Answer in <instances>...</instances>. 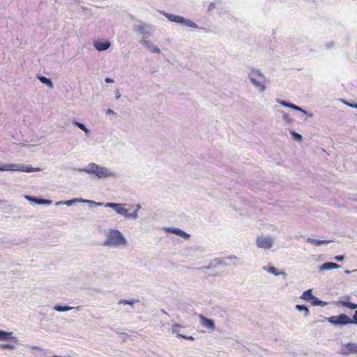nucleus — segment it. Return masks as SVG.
Wrapping results in <instances>:
<instances>
[{"label":"nucleus","mask_w":357,"mask_h":357,"mask_svg":"<svg viewBox=\"0 0 357 357\" xmlns=\"http://www.w3.org/2000/svg\"><path fill=\"white\" fill-rule=\"evenodd\" d=\"M139 208H140V206H139V205H137V206H136V208H135V211H138Z\"/></svg>","instance_id":"nucleus-51"},{"label":"nucleus","mask_w":357,"mask_h":357,"mask_svg":"<svg viewBox=\"0 0 357 357\" xmlns=\"http://www.w3.org/2000/svg\"><path fill=\"white\" fill-rule=\"evenodd\" d=\"M310 303L314 306H321V307H324V306L327 305V304H328L326 302L321 301L320 299L315 297L314 296H313V298H312V300Z\"/></svg>","instance_id":"nucleus-23"},{"label":"nucleus","mask_w":357,"mask_h":357,"mask_svg":"<svg viewBox=\"0 0 357 357\" xmlns=\"http://www.w3.org/2000/svg\"><path fill=\"white\" fill-rule=\"evenodd\" d=\"M64 201H59L55 203L56 206L62 205L63 204Z\"/></svg>","instance_id":"nucleus-46"},{"label":"nucleus","mask_w":357,"mask_h":357,"mask_svg":"<svg viewBox=\"0 0 357 357\" xmlns=\"http://www.w3.org/2000/svg\"><path fill=\"white\" fill-rule=\"evenodd\" d=\"M0 171H10V172H40V168H33L32 167H26L22 164H5L0 166Z\"/></svg>","instance_id":"nucleus-4"},{"label":"nucleus","mask_w":357,"mask_h":357,"mask_svg":"<svg viewBox=\"0 0 357 357\" xmlns=\"http://www.w3.org/2000/svg\"><path fill=\"white\" fill-rule=\"evenodd\" d=\"M251 83L258 89L260 92L266 90V77L259 69L252 68L248 75Z\"/></svg>","instance_id":"nucleus-3"},{"label":"nucleus","mask_w":357,"mask_h":357,"mask_svg":"<svg viewBox=\"0 0 357 357\" xmlns=\"http://www.w3.org/2000/svg\"><path fill=\"white\" fill-rule=\"evenodd\" d=\"M73 308L74 307H70L68 305H56L53 307V309L57 312H67Z\"/></svg>","instance_id":"nucleus-26"},{"label":"nucleus","mask_w":357,"mask_h":357,"mask_svg":"<svg viewBox=\"0 0 357 357\" xmlns=\"http://www.w3.org/2000/svg\"><path fill=\"white\" fill-rule=\"evenodd\" d=\"M348 105H349L350 107L357 109V104L349 103V104H348Z\"/></svg>","instance_id":"nucleus-44"},{"label":"nucleus","mask_w":357,"mask_h":357,"mask_svg":"<svg viewBox=\"0 0 357 357\" xmlns=\"http://www.w3.org/2000/svg\"><path fill=\"white\" fill-rule=\"evenodd\" d=\"M105 81L106 83H113L114 82L113 79L109 78V77H106Z\"/></svg>","instance_id":"nucleus-41"},{"label":"nucleus","mask_w":357,"mask_h":357,"mask_svg":"<svg viewBox=\"0 0 357 357\" xmlns=\"http://www.w3.org/2000/svg\"><path fill=\"white\" fill-rule=\"evenodd\" d=\"M28 200L32 201L37 204L40 205H50L52 204V200L50 199H38L36 197H26Z\"/></svg>","instance_id":"nucleus-18"},{"label":"nucleus","mask_w":357,"mask_h":357,"mask_svg":"<svg viewBox=\"0 0 357 357\" xmlns=\"http://www.w3.org/2000/svg\"><path fill=\"white\" fill-rule=\"evenodd\" d=\"M139 43L148 48L151 52L159 54L160 50L156 47L151 40H146L144 37L139 40Z\"/></svg>","instance_id":"nucleus-13"},{"label":"nucleus","mask_w":357,"mask_h":357,"mask_svg":"<svg viewBox=\"0 0 357 357\" xmlns=\"http://www.w3.org/2000/svg\"><path fill=\"white\" fill-rule=\"evenodd\" d=\"M38 79L41 83L47 85L50 89H53L54 84L50 79L42 75L38 76Z\"/></svg>","instance_id":"nucleus-22"},{"label":"nucleus","mask_w":357,"mask_h":357,"mask_svg":"<svg viewBox=\"0 0 357 357\" xmlns=\"http://www.w3.org/2000/svg\"><path fill=\"white\" fill-rule=\"evenodd\" d=\"M181 326H180L179 324H173L172 326V333H174L177 335V333H179L178 332V328H181Z\"/></svg>","instance_id":"nucleus-36"},{"label":"nucleus","mask_w":357,"mask_h":357,"mask_svg":"<svg viewBox=\"0 0 357 357\" xmlns=\"http://www.w3.org/2000/svg\"><path fill=\"white\" fill-rule=\"evenodd\" d=\"M105 207L111 208L116 211L118 214L123 216L125 218L127 212V209L124 207V204H119L114 202H108L105 204Z\"/></svg>","instance_id":"nucleus-12"},{"label":"nucleus","mask_w":357,"mask_h":357,"mask_svg":"<svg viewBox=\"0 0 357 357\" xmlns=\"http://www.w3.org/2000/svg\"><path fill=\"white\" fill-rule=\"evenodd\" d=\"M73 123L75 126H77L79 129L83 130L86 135L89 134V130L86 128V126L84 123L78 122L76 120L73 121Z\"/></svg>","instance_id":"nucleus-27"},{"label":"nucleus","mask_w":357,"mask_h":357,"mask_svg":"<svg viewBox=\"0 0 357 357\" xmlns=\"http://www.w3.org/2000/svg\"><path fill=\"white\" fill-rule=\"evenodd\" d=\"M177 337H181V338H183L185 340H191V341L195 340V338L192 336L184 335H182L180 333H177Z\"/></svg>","instance_id":"nucleus-37"},{"label":"nucleus","mask_w":357,"mask_h":357,"mask_svg":"<svg viewBox=\"0 0 357 357\" xmlns=\"http://www.w3.org/2000/svg\"><path fill=\"white\" fill-rule=\"evenodd\" d=\"M296 309L297 310L300 311V312H304V317H307L310 314L309 309L305 305H296Z\"/></svg>","instance_id":"nucleus-28"},{"label":"nucleus","mask_w":357,"mask_h":357,"mask_svg":"<svg viewBox=\"0 0 357 357\" xmlns=\"http://www.w3.org/2000/svg\"><path fill=\"white\" fill-rule=\"evenodd\" d=\"M340 268V265L334 262H325L320 266V271H327Z\"/></svg>","instance_id":"nucleus-19"},{"label":"nucleus","mask_w":357,"mask_h":357,"mask_svg":"<svg viewBox=\"0 0 357 357\" xmlns=\"http://www.w3.org/2000/svg\"><path fill=\"white\" fill-rule=\"evenodd\" d=\"M138 218V211H134L132 213H129L128 211L126 212V215L125 218H132L137 219Z\"/></svg>","instance_id":"nucleus-33"},{"label":"nucleus","mask_w":357,"mask_h":357,"mask_svg":"<svg viewBox=\"0 0 357 357\" xmlns=\"http://www.w3.org/2000/svg\"><path fill=\"white\" fill-rule=\"evenodd\" d=\"M280 112L282 114V119L285 123H291L293 122V119L287 112L284 111H281Z\"/></svg>","instance_id":"nucleus-30"},{"label":"nucleus","mask_w":357,"mask_h":357,"mask_svg":"<svg viewBox=\"0 0 357 357\" xmlns=\"http://www.w3.org/2000/svg\"><path fill=\"white\" fill-rule=\"evenodd\" d=\"M162 13L171 22L179 23L184 26H188L190 28H193V29L198 28V26L197 25V24L195 22H194L193 21H192L190 20L185 19L182 16L166 13V12H162Z\"/></svg>","instance_id":"nucleus-5"},{"label":"nucleus","mask_w":357,"mask_h":357,"mask_svg":"<svg viewBox=\"0 0 357 357\" xmlns=\"http://www.w3.org/2000/svg\"><path fill=\"white\" fill-rule=\"evenodd\" d=\"M276 102L280 104L281 105L284 106V107H289V108L292 109L294 110H296V111L302 112V113H303L305 114H307L310 117L313 116V114L312 113L308 112L307 111L303 109L302 107H299L298 105H294V104H293L291 102H287L285 100H281V99H279V98L276 99Z\"/></svg>","instance_id":"nucleus-10"},{"label":"nucleus","mask_w":357,"mask_h":357,"mask_svg":"<svg viewBox=\"0 0 357 357\" xmlns=\"http://www.w3.org/2000/svg\"><path fill=\"white\" fill-rule=\"evenodd\" d=\"M211 268V266L209 265V266H205V267H203L202 268V269L204 268V269H210Z\"/></svg>","instance_id":"nucleus-50"},{"label":"nucleus","mask_w":357,"mask_h":357,"mask_svg":"<svg viewBox=\"0 0 357 357\" xmlns=\"http://www.w3.org/2000/svg\"><path fill=\"white\" fill-rule=\"evenodd\" d=\"M162 13L171 22L179 23L184 26H188L190 28H193V29L198 28V26L197 25V24L195 22H194L193 21H192L190 20L185 19L182 16L166 13V12H162Z\"/></svg>","instance_id":"nucleus-6"},{"label":"nucleus","mask_w":357,"mask_h":357,"mask_svg":"<svg viewBox=\"0 0 357 357\" xmlns=\"http://www.w3.org/2000/svg\"><path fill=\"white\" fill-rule=\"evenodd\" d=\"M166 230L170 233L176 234L185 239H188L190 236V235L183 230L178 229V228H174V227H168L166 229Z\"/></svg>","instance_id":"nucleus-16"},{"label":"nucleus","mask_w":357,"mask_h":357,"mask_svg":"<svg viewBox=\"0 0 357 357\" xmlns=\"http://www.w3.org/2000/svg\"><path fill=\"white\" fill-rule=\"evenodd\" d=\"M76 170L79 172H85L89 174L94 175L98 179H105L115 176L114 172L105 167L100 166L94 162H90L84 168L77 169Z\"/></svg>","instance_id":"nucleus-1"},{"label":"nucleus","mask_w":357,"mask_h":357,"mask_svg":"<svg viewBox=\"0 0 357 357\" xmlns=\"http://www.w3.org/2000/svg\"><path fill=\"white\" fill-rule=\"evenodd\" d=\"M133 31L136 33H140L145 37L152 35L153 32V27L151 24L140 22L139 24L134 26Z\"/></svg>","instance_id":"nucleus-8"},{"label":"nucleus","mask_w":357,"mask_h":357,"mask_svg":"<svg viewBox=\"0 0 357 357\" xmlns=\"http://www.w3.org/2000/svg\"><path fill=\"white\" fill-rule=\"evenodd\" d=\"M229 258V259H236V256H234V255H232V256H230Z\"/></svg>","instance_id":"nucleus-52"},{"label":"nucleus","mask_w":357,"mask_h":357,"mask_svg":"<svg viewBox=\"0 0 357 357\" xmlns=\"http://www.w3.org/2000/svg\"><path fill=\"white\" fill-rule=\"evenodd\" d=\"M214 8H215V4H214L213 3H211L209 4V6H208V9L209 10H211L213 9Z\"/></svg>","instance_id":"nucleus-43"},{"label":"nucleus","mask_w":357,"mask_h":357,"mask_svg":"<svg viewBox=\"0 0 357 357\" xmlns=\"http://www.w3.org/2000/svg\"><path fill=\"white\" fill-rule=\"evenodd\" d=\"M328 321L334 326H344L352 324V319L345 314H340L337 316H332L327 319Z\"/></svg>","instance_id":"nucleus-7"},{"label":"nucleus","mask_w":357,"mask_h":357,"mask_svg":"<svg viewBox=\"0 0 357 357\" xmlns=\"http://www.w3.org/2000/svg\"><path fill=\"white\" fill-rule=\"evenodd\" d=\"M257 245L263 249H269L273 246V240L271 236H260L257 238Z\"/></svg>","instance_id":"nucleus-11"},{"label":"nucleus","mask_w":357,"mask_h":357,"mask_svg":"<svg viewBox=\"0 0 357 357\" xmlns=\"http://www.w3.org/2000/svg\"><path fill=\"white\" fill-rule=\"evenodd\" d=\"M326 48H332L334 47V43L333 42H330V43H328L326 44Z\"/></svg>","instance_id":"nucleus-40"},{"label":"nucleus","mask_w":357,"mask_h":357,"mask_svg":"<svg viewBox=\"0 0 357 357\" xmlns=\"http://www.w3.org/2000/svg\"><path fill=\"white\" fill-rule=\"evenodd\" d=\"M354 271H356V270H354V271H349V270H346V271H344V273H345L346 274H350L351 273L354 272Z\"/></svg>","instance_id":"nucleus-47"},{"label":"nucleus","mask_w":357,"mask_h":357,"mask_svg":"<svg viewBox=\"0 0 357 357\" xmlns=\"http://www.w3.org/2000/svg\"><path fill=\"white\" fill-rule=\"evenodd\" d=\"M337 305L344 306L352 310L357 309V304L352 303L348 301H337Z\"/></svg>","instance_id":"nucleus-25"},{"label":"nucleus","mask_w":357,"mask_h":357,"mask_svg":"<svg viewBox=\"0 0 357 357\" xmlns=\"http://www.w3.org/2000/svg\"><path fill=\"white\" fill-rule=\"evenodd\" d=\"M84 202V199L82 198H75L70 200H66L64 201L63 205H67L68 206H72L73 204L75 203H82Z\"/></svg>","instance_id":"nucleus-29"},{"label":"nucleus","mask_w":357,"mask_h":357,"mask_svg":"<svg viewBox=\"0 0 357 357\" xmlns=\"http://www.w3.org/2000/svg\"><path fill=\"white\" fill-rule=\"evenodd\" d=\"M313 296L312 289H307L303 293L301 298L307 302H310Z\"/></svg>","instance_id":"nucleus-24"},{"label":"nucleus","mask_w":357,"mask_h":357,"mask_svg":"<svg viewBox=\"0 0 357 357\" xmlns=\"http://www.w3.org/2000/svg\"><path fill=\"white\" fill-rule=\"evenodd\" d=\"M352 324H357V310L355 312L353 316Z\"/></svg>","instance_id":"nucleus-39"},{"label":"nucleus","mask_w":357,"mask_h":357,"mask_svg":"<svg viewBox=\"0 0 357 357\" xmlns=\"http://www.w3.org/2000/svg\"><path fill=\"white\" fill-rule=\"evenodd\" d=\"M134 303H135L134 301H129V300H126V299H121L119 301V304L130 305L131 306H132Z\"/></svg>","instance_id":"nucleus-35"},{"label":"nucleus","mask_w":357,"mask_h":357,"mask_svg":"<svg viewBox=\"0 0 357 357\" xmlns=\"http://www.w3.org/2000/svg\"><path fill=\"white\" fill-rule=\"evenodd\" d=\"M115 93H116V100L119 99L121 97V93H120L119 91L117 90Z\"/></svg>","instance_id":"nucleus-42"},{"label":"nucleus","mask_w":357,"mask_h":357,"mask_svg":"<svg viewBox=\"0 0 357 357\" xmlns=\"http://www.w3.org/2000/svg\"><path fill=\"white\" fill-rule=\"evenodd\" d=\"M199 322L202 326L206 327L211 330L215 329V322L213 319H208L203 314L199 315Z\"/></svg>","instance_id":"nucleus-14"},{"label":"nucleus","mask_w":357,"mask_h":357,"mask_svg":"<svg viewBox=\"0 0 357 357\" xmlns=\"http://www.w3.org/2000/svg\"><path fill=\"white\" fill-rule=\"evenodd\" d=\"M263 270H264L268 273H271L273 274L274 275H282L285 278L287 276L286 273L284 271L280 272L276 268H275L273 266L269 265V266H264Z\"/></svg>","instance_id":"nucleus-17"},{"label":"nucleus","mask_w":357,"mask_h":357,"mask_svg":"<svg viewBox=\"0 0 357 357\" xmlns=\"http://www.w3.org/2000/svg\"><path fill=\"white\" fill-rule=\"evenodd\" d=\"M80 307V306H77L75 309L79 310Z\"/></svg>","instance_id":"nucleus-53"},{"label":"nucleus","mask_w":357,"mask_h":357,"mask_svg":"<svg viewBox=\"0 0 357 357\" xmlns=\"http://www.w3.org/2000/svg\"><path fill=\"white\" fill-rule=\"evenodd\" d=\"M107 114H114V111L111 109H108L107 111Z\"/></svg>","instance_id":"nucleus-48"},{"label":"nucleus","mask_w":357,"mask_h":357,"mask_svg":"<svg viewBox=\"0 0 357 357\" xmlns=\"http://www.w3.org/2000/svg\"><path fill=\"white\" fill-rule=\"evenodd\" d=\"M93 45L96 50H97L99 52H102L107 50L110 47L111 43L108 40H95L93 41Z\"/></svg>","instance_id":"nucleus-15"},{"label":"nucleus","mask_w":357,"mask_h":357,"mask_svg":"<svg viewBox=\"0 0 357 357\" xmlns=\"http://www.w3.org/2000/svg\"><path fill=\"white\" fill-rule=\"evenodd\" d=\"M83 203H87L89 204V206L90 207H96V206H102L103 205V203H101V202H96L95 201H93V200H88V199H84V202Z\"/></svg>","instance_id":"nucleus-31"},{"label":"nucleus","mask_w":357,"mask_h":357,"mask_svg":"<svg viewBox=\"0 0 357 357\" xmlns=\"http://www.w3.org/2000/svg\"><path fill=\"white\" fill-rule=\"evenodd\" d=\"M290 134L292 135L293 138L296 141H301L303 139V137L301 134L296 132L294 130H289Z\"/></svg>","instance_id":"nucleus-32"},{"label":"nucleus","mask_w":357,"mask_h":357,"mask_svg":"<svg viewBox=\"0 0 357 357\" xmlns=\"http://www.w3.org/2000/svg\"><path fill=\"white\" fill-rule=\"evenodd\" d=\"M31 348V349H37L38 351H42V349L37 346H33Z\"/></svg>","instance_id":"nucleus-45"},{"label":"nucleus","mask_w":357,"mask_h":357,"mask_svg":"<svg viewBox=\"0 0 357 357\" xmlns=\"http://www.w3.org/2000/svg\"><path fill=\"white\" fill-rule=\"evenodd\" d=\"M13 333L11 332H6L0 330V340L1 341H8L15 340V338L13 337Z\"/></svg>","instance_id":"nucleus-21"},{"label":"nucleus","mask_w":357,"mask_h":357,"mask_svg":"<svg viewBox=\"0 0 357 357\" xmlns=\"http://www.w3.org/2000/svg\"><path fill=\"white\" fill-rule=\"evenodd\" d=\"M15 347L12 344H0V349H10V350H13L14 349Z\"/></svg>","instance_id":"nucleus-34"},{"label":"nucleus","mask_w":357,"mask_h":357,"mask_svg":"<svg viewBox=\"0 0 357 357\" xmlns=\"http://www.w3.org/2000/svg\"><path fill=\"white\" fill-rule=\"evenodd\" d=\"M127 240L118 229H109L105 235L103 245L109 248H121L127 245Z\"/></svg>","instance_id":"nucleus-2"},{"label":"nucleus","mask_w":357,"mask_h":357,"mask_svg":"<svg viewBox=\"0 0 357 357\" xmlns=\"http://www.w3.org/2000/svg\"><path fill=\"white\" fill-rule=\"evenodd\" d=\"M160 312H161L162 314H167V315H168V314L165 312V310L164 309H161V310H160Z\"/></svg>","instance_id":"nucleus-49"},{"label":"nucleus","mask_w":357,"mask_h":357,"mask_svg":"<svg viewBox=\"0 0 357 357\" xmlns=\"http://www.w3.org/2000/svg\"><path fill=\"white\" fill-rule=\"evenodd\" d=\"M307 242L312 244V245H314L315 246H319L321 245H323V244H328L331 242H332V241H329V240H317V239H314V238H307Z\"/></svg>","instance_id":"nucleus-20"},{"label":"nucleus","mask_w":357,"mask_h":357,"mask_svg":"<svg viewBox=\"0 0 357 357\" xmlns=\"http://www.w3.org/2000/svg\"><path fill=\"white\" fill-rule=\"evenodd\" d=\"M340 354L344 356L357 355V343L349 342L343 344L340 349Z\"/></svg>","instance_id":"nucleus-9"},{"label":"nucleus","mask_w":357,"mask_h":357,"mask_svg":"<svg viewBox=\"0 0 357 357\" xmlns=\"http://www.w3.org/2000/svg\"><path fill=\"white\" fill-rule=\"evenodd\" d=\"M344 255H337L334 257V259L336 261H342L344 260Z\"/></svg>","instance_id":"nucleus-38"}]
</instances>
